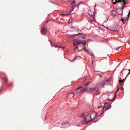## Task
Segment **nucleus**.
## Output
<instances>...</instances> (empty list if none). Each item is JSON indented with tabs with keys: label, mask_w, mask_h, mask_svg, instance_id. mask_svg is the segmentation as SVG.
<instances>
[{
	"label": "nucleus",
	"mask_w": 130,
	"mask_h": 130,
	"mask_svg": "<svg viewBox=\"0 0 130 130\" xmlns=\"http://www.w3.org/2000/svg\"><path fill=\"white\" fill-rule=\"evenodd\" d=\"M121 47H122L121 46L119 47H118V48H117L116 49L117 50H118V51H119L118 49H119V48H121Z\"/></svg>",
	"instance_id": "obj_41"
},
{
	"label": "nucleus",
	"mask_w": 130,
	"mask_h": 130,
	"mask_svg": "<svg viewBox=\"0 0 130 130\" xmlns=\"http://www.w3.org/2000/svg\"><path fill=\"white\" fill-rule=\"evenodd\" d=\"M121 89L122 91L124 89L123 88V87H121Z\"/></svg>",
	"instance_id": "obj_51"
},
{
	"label": "nucleus",
	"mask_w": 130,
	"mask_h": 130,
	"mask_svg": "<svg viewBox=\"0 0 130 130\" xmlns=\"http://www.w3.org/2000/svg\"><path fill=\"white\" fill-rule=\"evenodd\" d=\"M119 82L121 84H123L124 83V81H123V80L121 79L120 80H119Z\"/></svg>",
	"instance_id": "obj_14"
},
{
	"label": "nucleus",
	"mask_w": 130,
	"mask_h": 130,
	"mask_svg": "<svg viewBox=\"0 0 130 130\" xmlns=\"http://www.w3.org/2000/svg\"><path fill=\"white\" fill-rule=\"evenodd\" d=\"M130 14V10H129L128 13V14L127 15L128 16H129V14Z\"/></svg>",
	"instance_id": "obj_49"
},
{
	"label": "nucleus",
	"mask_w": 130,
	"mask_h": 130,
	"mask_svg": "<svg viewBox=\"0 0 130 130\" xmlns=\"http://www.w3.org/2000/svg\"><path fill=\"white\" fill-rule=\"evenodd\" d=\"M12 84V83H11L9 85L8 84V86H10Z\"/></svg>",
	"instance_id": "obj_54"
},
{
	"label": "nucleus",
	"mask_w": 130,
	"mask_h": 130,
	"mask_svg": "<svg viewBox=\"0 0 130 130\" xmlns=\"http://www.w3.org/2000/svg\"><path fill=\"white\" fill-rule=\"evenodd\" d=\"M69 15V13L66 14H62L60 15H61L63 16H65V15L68 16V15Z\"/></svg>",
	"instance_id": "obj_19"
},
{
	"label": "nucleus",
	"mask_w": 130,
	"mask_h": 130,
	"mask_svg": "<svg viewBox=\"0 0 130 130\" xmlns=\"http://www.w3.org/2000/svg\"><path fill=\"white\" fill-rule=\"evenodd\" d=\"M87 51L89 53V51L88 50H87Z\"/></svg>",
	"instance_id": "obj_64"
},
{
	"label": "nucleus",
	"mask_w": 130,
	"mask_h": 130,
	"mask_svg": "<svg viewBox=\"0 0 130 130\" xmlns=\"http://www.w3.org/2000/svg\"><path fill=\"white\" fill-rule=\"evenodd\" d=\"M75 36V35H72L71 36L70 38H74Z\"/></svg>",
	"instance_id": "obj_36"
},
{
	"label": "nucleus",
	"mask_w": 130,
	"mask_h": 130,
	"mask_svg": "<svg viewBox=\"0 0 130 130\" xmlns=\"http://www.w3.org/2000/svg\"><path fill=\"white\" fill-rule=\"evenodd\" d=\"M118 2L117 1H116V2H113V4H116V3Z\"/></svg>",
	"instance_id": "obj_48"
},
{
	"label": "nucleus",
	"mask_w": 130,
	"mask_h": 130,
	"mask_svg": "<svg viewBox=\"0 0 130 130\" xmlns=\"http://www.w3.org/2000/svg\"><path fill=\"white\" fill-rule=\"evenodd\" d=\"M90 54L91 56H93V58H94V54L93 53H92V52L91 53H90Z\"/></svg>",
	"instance_id": "obj_26"
},
{
	"label": "nucleus",
	"mask_w": 130,
	"mask_h": 130,
	"mask_svg": "<svg viewBox=\"0 0 130 130\" xmlns=\"http://www.w3.org/2000/svg\"><path fill=\"white\" fill-rule=\"evenodd\" d=\"M122 7H119L117 8V10H119L121 12V10H122Z\"/></svg>",
	"instance_id": "obj_15"
},
{
	"label": "nucleus",
	"mask_w": 130,
	"mask_h": 130,
	"mask_svg": "<svg viewBox=\"0 0 130 130\" xmlns=\"http://www.w3.org/2000/svg\"><path fill=\"white\" fill-rule=\"evenodd\" d=\"M75 3V1H73V2H72L71 3V4H72L74 3Z\"/></svg>",
	"instance_id": "obj_52"
},
{
	"label": "nucleus",
	"mask_w": 130,
	"mask_h": 130,
	"mask_svg": "<svg viewBox=\"0 0 130 130\" xmlns=\"http://www.w3.org/2000/svg\"><path fill=\"white\" fill-rule=\"evenodd\" d=\"M100 115H101L100 114V115L97 116V118L99 119L101 117Z\"/></svg>",
	"instance_id": "obj_29"
},
{
	"label": "nucleus",
	"mask_w": 130,
	"mask_h": 130,
	"mask_svg": "<svg viewBox=\"0 0 130 130\" xmlns=\"http://www.w3.org/2000/svg\"><path fill=\"white\" fill-rule=\"evenodd\" d=\"M81 42H82V45L83 46H85V44L86 43V41H84V42H82L81 41Z\"/></svg>",
	"instance_id": "obj_17"
},
{
	"label": "nucleus",
	"mask_w": 130,
	"mask_h": 130,
	"mask_svg": "<svg viewBox=\"0 0 130 130\" xmlns=\"http://www.w3.org/2000/svg\"><path fill=\"white\" fill-rule=\"evenodd\" d=\"M124 5H123L121 7H122V10H121V13H117L118 14H120V15H123V10L124 9V8L126 7V6H124Z\"/></svg>",
	"instance_id": "obj_5"
},
{
	"label": "nucleus",
	"mask_w": 130,
	"mask_h": 130,
	"mask_svg": "<svg viewBox=\"0 0 130 130\" xmlns=\"http://www.w3.org/2000/svg\"><path fill=\"white\" fill-rule=\"evenodd\" d=\"M106 107L105 105L104 104V106H103L104 108H105Z\"/></svg>",
	"instance_id": "obj_59"
},
{
	"label": "nucleus",
	"mask_w": 130,
	"mask_h": 130,
	"mask_svg": "<svg viewBox=\"0 0 130 130\" xmlns=\"http://www.w3.org/2000/svg\"><path fill=\"white\" fill-rule=\"evenodd\" d=\"M3 79L6 83H7L8 82V79L7 77H6L5 78H3Z\"/></svg>",
	"instance_id": "obj_9"
},
{
	"label": "nucleus",
	"mask_w": 130,
	"mask_h": 130,
	"mask_svg": "<svg viewBox=\"0 0 130 130\" xmlns=\"http://www.w3.org/2000/svg\"><path fill=\"white\" fill-rule=\"evenodd\" d=\"M76 56H75L73 60L75 59H76Z\"/></svg>",
	"instance_id": "obj_58"
},
{
	"label": "nucleus",
	"mask_w": 130,
	"mask_h": 130,
	"mask_svg": "<svg viewBox=\"0 0 130 130\" xmlns=\"http://www.w3.org/2000/svg\"><path fill=\"white\" fill-rule=\"evenodd\" d=\"M73 46H76V45H77V44H75V43H73Z\"/></svg>",
	"instance_id": "obj_43"
},
{
	"label": "nucleus",
	"mask_w": 130,
	"mask_h": 130,
	"mask_svg": "<svg viewBox=\"0 0 130 130\" xmlns=\"http://www.w3.org/2000/svg\"><path fill=\"white\" fill-rule=\"evenodd\" d=\"M130 74V71H129V72L128 73H127V75L126 76V77L127 76H128V75H129V74Z\"/></svg>",
	"instance_id": "obj_46"
},
{
	"label": "nucleus",
	"mask_w": 130,
	"mask_h": 130,
	"mask_svg": "<svg viewBox=\"0 0 130 130\" xmlns=\"http://www.w3.org/2000/svg\"><path fill=\"white\" fill-rule=\"evenodd\" d=\"M46 31V30L45 29L44 26H43L42 28V30L41 31V33L43 35H45L46 34V33L45 32Z\"/></svg>",
	"instance_id": "obj_4"
},
{
	"label": "nucleus",
	"mask_w": 130,
	"mask_h": 130,
	"mask_svg": "<svg viewBox=\"0 0 130 130\" xmlns=\"http://www.w3.org/2000/svg\"><path fill=\"white\" fill-rule=\"evenodd\" d=\"M90 23H92V21L91 20H89L88 21Z\"/></svg>",
	"instance_id": "obj_39"
},
{
	"label": "nucleus",
	"mask_w": 130,
	"mask_h": 130,
	"mask_svg": "<svg viewBox=\"0 0 130 130\" xmlns=\"http://www.w3.org/2000/svg\"><path fill=\"white\" fill-rule=\"evenodd\" d=\"M90 83V82H88V83L86 84L85 85L86 86H87L89 83Z\"/></svg>",
	"instance_id": "obj_31"
},
{
	"label": "nucleus",
	"mask_w": 130,
	"mask_h": 130,
	"mask_svg": "<svg viewBox=\"0 0 130 130\" xmlns=\"http://www.w3.org/2000/svg\"><path fill=\"white\" fill-rule=\"evenodd\" d=\"M115 99L113 98L112 99H111V100H112V101H114L115 100Z\"/></svg>",
	"instance_id": "obj_57"
},
{
	"label": "nucleus",
	"mask_w": 130,
	"mask_h": 130,
	"mask_svg": "<svg viewBox=\"0 0 130 130\" xmlns=\"http://www.w3.org/2000/svg\"><path fill=\"white\" fill-rule=\"evenodd\" d=\"M77 38V39H75V40L74 41V42L75 43H77L78 42L80 41V40L78 39V38Z\"/></svg>",
	"instance_id": "obj_12"
},
{
	"label": "nucleus",
	"mask_w": 130,
	"mask_h": 130,
	"mask_svg": "<svg viewBox=\"0 0 130 130\" xmlns=\"http://www.w3.org/2000/svg\"><path fill=\"white\" fill-rule=\"evenodd\" d=\"M50 43L51 44V46H52V41H50Z\"/></svg>",
	"instance_id": "obj_50"
},
{
	"label": "nucleus",
	"mask_w": 130,
	"mask_h": 130,
	"mask_svg": "<svg viewBox=\"0 0 130 130\" xmlns=\"http://www.w3.org/2000/svg\"><path fill=\"white\" fill-rule=\"evenodd\" d=\"M88 15L89 16H90V17H91V16H92V14H90V13H88Z\"/></svg>",
	"instance_id": "obj_38"
},
{
	"label": "nucleus",
	"mask_w": 130,
	"mask_h": 130,
	"mask_svg": "<svg viewBox=\"0 0 130 130\" xmlns=\"http://www.w3.org/2000/svg\"><path fill=\"white\" fill-rule=\"evenodd\" d=\"M82 34H83V33H77V34H74V35H75V36H78V35H80Z\"/></svg>",
	"instance_id": "obj_21"
},
{
	"label": "nucleus",
	"mask_w": 130,
	"mask_h": 130,
	"mask_svg": "<svg viewBox=\"0 0 130 130\" xmlns=\"http://www.w3.org/2000/svg\"><path fill=\"white\" fill-rule=\"evenodd\" d=\"M121 21L123 22H125L126 21V20L125 19H124L122 18L121 19Z\"/></svg>",
	"instance_id": "obj_18"
},
{
	"label": "nucleus",
	"mask_w": 130,
	"mask_h": 130,
	"mask_svg": "<svg viewBox=\"0 0 130 130\" xmlns=\"http://www.w3.org/2000/svg\"><path fill=\"white\" fill-rule=\"evenodd\" d=\"M51 2L54 4H56V5L57 4V2L55 1H51Z\"/></svg>",
	"instance_id": "obj_24"
},
{
	"label": "nucleus",
	"mask_w": 130,
	"mask_h": 130,
	"mask_svg": "<svg viewBox=\"0 0 130 130\" xmlns=\"http://www.w3.org/2000/svg\"><path fill=\"white\" fill-rule=\"evenodd\" d=\"M103 112H104V111L103 110V111L102 112V113H101L100 114V115H102L103 113Z\"/></svg>",
	"instance_id": "obj_60"
},
{
	"label": "nucleus",
	"mask_w": 130,
	"mask_h": 130,
	"mask_svg": "<svg viewBox=\"0 0 130 130\" xmlns=\"http://www.w3.org/2000/svg\"><path fill=\"white\" fill-rule=\"evenodd\" d=\"M53 46H54V47H56V48L58 47V46L56 45H54V44H53Z\"/></svg>",
	"instance_id": "obj_34"
},
{
	"label": "nucleus",
	"mask_w": 130,
	"mask_h": 130,
	"mask_svg": "<svg viewBox=\"0 0 130 130\" xmlns=\"http://www.w3.org/2000/svg\"><path fill=\"white\" fill-rule=\"evenodd\" d=\"M82 88V87H78V88H77L76 89H75V90H76V91H77V90H79V89H80V88Z\"/></svg>",
	"instance_id": "obj_23"
},
{
	"label": "nucleus",
	"mask_w": 130,
	"mask_h": 130,
	"mask_svg": "<svg viewBox=\"0 0 130 130\" xmlns=\"http://www.w3.org/2000/svg\"><path fill=\"white\" fill-rule=\"evenodd\" d=\"M87 88H88L87 87H85V88L81 89L80 90V93H81L82 92H84V91H85L86 90V89Z\"/></svg>",
	"instance_id": "obj_6"
},
{
	"label": "nucleus",
	"mask_w": 130,
	"mask_h": 130,
	"mask_svg": "<svg viewBox=\"0 0 130 130\" xmlns=\"http://www.w3.org/2000/svg\"><path fill=\"white\" fill-rule=\"evenodd\" d=\"M85 46H84V47L83 48V49H84V51H87V49H86V48L85 47Z\"/></svg>",
	"instance_id": "obj_27"
},
{
	"label": "nucleus",
	"mask_w": 130,
	"mask_h": 130,
	"mask_svg": "<svg viewBox=\"0 0 130 130\" xmlns=\"http://www.w3.org/2000/svg\"><path fill=\"white\" fill-rule=\"evenodd\" d=\"M82 43L81 41H80L79 42L77 43V45H79L81 44Z\"/></svg>",
	"instance_id": "obj_33"
},
{
	"label": "nucleus",
	"mask_w": 130,
	"mask_h": 130,
	"mask_svg": "<svg viewBox=\"0 0 130 130\" xmlns=\"http://www.w3.org/2000/svg\"><path fill=\"white\" fill-rule=\"evenodd\" d=\"M80 125V124L79 123V124H78L77 125H76V126H79Z\"/></svg>",
	"instance_id": "obj_47"
},
{
	"label": "nucleus",
	"mask_w": 130,
	"mask_h": 130,
	"mask_svg": "<svg viewBox=\"0 0 130 130\" xmlns=\"http://www.w3.org/2000/svg\"><path fill=\"white\" fill-rule=\"evenodd\" d=\"M100 107H101V106H98V108H100Z\"/></svg>",
	"instance_id": "obj_63"
},
{
	"label": "nucleus",
	"mask_w": 130,
	"mask_h": 130,
	"mask_svg": "<svg viewBox=\"0 0 130 130\" xmlns=\"http://www.w3.org/2000/svg\"><path fill=\"white\" fill-rule=\"evenodd\" d=\"M96 6V4H95V6H94V8L95 10V7Z\"/></svg>",
	"instance_id": "obj_45"
},
{
	"label": "nucleus",
	"mask_w": 130,
	"mask_h": 130,
	"mask_svg": "<svg viewBox=\"0 0 130 130\" xmlns=\"http://www.w3.org/2000/svg\"><path fill=\"white\" fill-rule=\"evenodd\" d=\"M70 124L68 122H67L62 123V125L61 127V128H65L69 126Z\"/></svg>",
	"instance_id": "obj_2"
},
{
	"label": "nucleus",
	"mask_w": 130,
	"mask_h": 130,
	"mask_svg": "<svg viewBox=\"0 0 130 130\" xmlns=\"http://www.w3.org/2000/svg\"><path fill=\"white\" fill-rule=\"evenodd\" d=\"M111 108V105H109V106L107 107L106 109H110Z\"/></svg>",
	"instance_id": "obj_16"
},
{
	"label": "nucleus",
	"mask_w": 130,
	"mask_h": 130,
	"mask_svg": "<svg viewBox=\"0 0 130 130\" xmlns=\"http://www.w3.org/2000/svg\"><path fill=\"white\" fill-rule=\"evenodd\" d=\"M76 49H78V50H79V49L78 46L77 47H76V48H74V50L75 51Z\"/></svg>",
	"instance_id": "obj_35"
},
{
	"label": "nucleus",
	"mask_w": 130,
	"mask_h": 130,
	"mask_svg": "<svg viewBox=\"0 0 130 130\" xmlns=\"http://www.w3.org/2000/svg\"><path fill=\"white\" fill-rule=\"evenodd\" d=\"M80 93V91L79 92V91H77L76 92V93L78 95H79L81 93Z\"/></svg>",
	"instance_id": "obj_30"
},
{
	"label": "nucleus",
	"mask_w": 130,
	"mask_h": 130,
	"mask_svg": "<svg viewBox=\"0 0 130 130\" xmlns=\"http://www.w3.org/2000/svg\"><path fill=\"white\" fill-rule=\"evenodd\" d=\"M119 90V87H118L117 91L115 93H116Z\"/></svg>",
	"instance_id": "obj_42"
},
{
	"label": "nucleus",
	"mask_w": 130,
	"mask_h": 130,
	"mask_svg": "<svg viewBox=\"0 0 130 130\" xmlns=\"http://www.w3.org/2000/svg\"><path fill=\"white\" fill-rule=\"evenodd\" d=\"M72 20V18H70V20L68 21L69 23H70V22Z\"/></svg>",
	"instance_id": "obj_32"
},
{
	"label": "nucleus",
	"mask_w": 130,
	"mask_h": 130,
	"mask_svg": "<svg viewBox=\"0 0 130 130\" xmlns=\"http://www.w3.org/2000/svg\"><path fill=\"white\" fill-rule=\"evenodd\" d=\"M116 93H115V95H114V97H113V98L115 99L116 98Z\"/></svg>",
	"instance_id": "obj_40"
},
{
	"label": "nucleus",
	"mask_w": 130,
	"mask_h": 130,
	"mask_svg": "<svg viewBox=\"0 0 130 130\" xmlns=\"http://www.w3.org/2000/svg\"><path fill=\"white\" fill-rule=\"evenodd\" d=\"M90 90L92 92L96 90V88H90Z\"/></svg>",
	"instance_id": "obj_10"
},
{
	"label": "nucleus",
	"mask_w": 130,
	"mask_h": 130,
	"mask_svg": "<svg viewBox=\"0 0 130 130\" xmlns=\"http://www.w3.org/2000/svg\"><path fill=\"white\" fill-rule=\"evenodd\" d=\"M111 78H109L106 80V82H109L111 80Z\"/></svg>",
	"instance_id": "obj_22"
},
{
	"label": "nucleus",
	"mask_w": 130,
	"mask_h": 130,
	"mask_svg": "<svg viewBox=\"0 0 130 130\" xmlns=\"http://www.w3.org/2000/svg\"><path fill=\"white\" fill-rule=\"evenodd\" d=\"M108 104V103L107 102H105L104 104L105 105L106 104Z\"/></svg>",
	"instance_id": "obj_53"
},
{
	"label": "nucleus",
	"mask_w": 130,
	"mask_h": 130,
	"mask_svg": "<svg viewBox=\"0 0 130 130\" xmlns=\"http://www.w3.org/2000/svg\"><path fill=\"white\" fill-rule=\"evenodd\" d=\"M107 99L109 100L110 101H112V100H111V99H109V98H108Z\"/></svg>",
	"instance_id": "obj_55"
},
{
	"label": "nucleus",
	"mask_w": 130,
	"mask_h": 130,
	"mask_svg": "<svg viewBox=\"0 0 130 130\" xmlns=\"http://www.w3.org/2000/svg\"><path fill=\"white\" fill-rule=\"evenodd\" d=\"M74 8L72 6L71 7V9L69 10V13H70L72 11L74 10Z\"/></svg>",
	"instance_id": "obj_11"
},
{
	"label": "nucleus",
	"mask_w": 130,
	"mask_h": 130,
	"mask_svg": "<svg viewBox=\"0 0 130 130\" xmlns=\"http://www.w3.org/2000/svg\"><path fill=\"white\" fill-rule=\"evenodd\" d=\"M84 113H82L81 115V118H83L84 117Z\"/></svg>",
	"instance_id": "obj_28"
},
{
	"label": "nucleus",
	"mask_w": 130,
	"mask_h": 130,
	"mask_svg": "<svg viewBox=\"0 0 130 130\" xmlns=\"http://www.w3.org/2000/svg\"><path fill=\"white\" fill-rule=\"evenodd\" d=\"M62 47L61 46H58V48H60V47Z\"/></svg>",
	"instance_id": "obj_62"
},
{
	"label": "nucleus",
	"mask_w": 130,
	"mask_h": 130,
	"mask_svg": "<svg viewBox=\"0 0 130 130\" xmlns=\"http://www.w3.org/2000/svg\"><path fill=\"white\" fill-rule=\"evenodd\" d=\"M95 14V12H93V14H92V16H94Z\"/></svg>",
	"instance_id": "obj_44"
},
{
	"label": "nucleus",
	"mask_w": 130,
	"mask_h": 130,
	"mask_svg": "<svg viewBox=\"0 0 130 130\" xmlns=\"http://www.w3.org/2000/svg\"><path fill=\"white\" fill-rule=\"evenodd\" d=\"M80 37H81L83 39H84L86 38V37L85 36H79V37H77V38H80Z\"/></svg>",
	"instance_id": "obj_13"
},
{
	"label": "nucleus",
	"mask_w": 130,
	"mask_h": 130,
	"mask_svg": "<svg viewBox=\"0 0 130 130\" xmlns=\"http://www.w3.org/2000/svg\"><path fill=\"white\" fill-rule=\"evenodd\" d=\"M124 2L123 1H122V0L120 2H121L120 4L121 5H122V6L123 5H125L126 4V2Z\"/></svg>",
	"instance_id": "obj_7"
},
{
	"label": "nucleus",
	"mask_w": 130,
	"mask_h": 130,
	"mask_svg": "<svg viewBox=\"0 0 130 130\" xmlns=\"http://www.w3.org/2000/svg\"><path fill=\"white\" fill-rule=\"evenodd\" d=\"M120 26L119 25H117V26L116 28H114V29L113 30V31H117L118 32V31L117 30L119 28H120Z\"/></svg>",
	"instance_id": "obj_8"
},
{
	"label": "nucleus",
	"mask_w": 130,
	"mask_h": 130,
	"mask_svg": "<svg viewBox=\"0 0 130 130\" xmlns=\"http://www.w3.org/2000/svg\"><path fill=\"white\" fill-rule=\"evenodd\" d=\"M79 5V4L75 5L73 6H72L74 8L76 7H78Z\"/></svg>",
	"instance_id": "obj_20"
},
{
	"label": "nucleus",
	"mask_w": 130,
	"mask_h": 130,
	"mask_svg": "<svg viewBox=\"0 0 130 130\" xmlns=\"http://www.w3.org/2000/svg\"><path fill=\"white\" fill-rule=\"evenodd\" d=\"M115 99L113 98L112 99H111V100H112V101H114L115 100Z\"/></svg>",
	"instance_id": "obj_56"
},
{
	"label": "nucleus",
	"mask_w": 130,
	"mask_h": 130,
	"mask_svg": "<svg viewBox=\"0 0 130 130\" xmlns=\"http://www.w3.org/2000/svg\"><path fill=\"white\" fill-rule=\"evenodd\" d=\"M105 83V82L103 80L100 81L96 85V86H98L99 85L101 86H103Z\"/></svg>",
	"instance_id": "obj_3"
},
{
	"label": "nucleus",
	"mask_w": 130,
	"mask_h": 130,
	"mask_svg": "<svg viewBox=\"0 0 130 130\" xmlns=\"http://www.w3.org/2000/svg\"><path fill=\"white\" fill-rule=\"evenodd\" d=\"M75 27H74L72 25H71V28H70L71 29H72V28L75 29Z\"/></svg>",
	"instance_id": "obj_37"
},
{
	"label": "nucleus",
	"mask_w": 130,
	"mask_h": 130,
	"mask_svg": "<svg viewBox=\"0 0 130 130\" xmlns=\"http://www.w3.org/2000/svg\"><path fill=\"white\" fill-rule=\"evenodd\" d=\"M98 120H96V121H94V122H97L98 121Z\"/></svg>",
	"instance_id": "obj_61"
},
{
	"label": "nucleus",
	"mask_w": 130,
	"mask_h": 130,
	"mask_svg": "<svg viewBox=\"0 0 130 130\" xmlns=\"http://www.w3.org/2000/svg\"><path fill=\"white\" fill-rule=\"evenodd\" d=\"M85 123L86 122L85 121V120L84 121H81V123L82 125H83L85 123Z\"/></svg>",
	"instance_id": "obj_25"
},
{
	"label": "nucleus",
	"mask_w": 130,
	"mask_h": 130,
	"mask_svg": "<svg viewBox=\"0 0 130 130\" xmlns=\"http://www.w3.org/2000/svg\"><path fill=\"white\" fill-rule=\"evenodd\" d=\"M96 114L93 110H90L89 113L86 116L85 119V121L86 122V124H87L91 122V119H93L95 118Z\"/></svg>",
	"instance_id": "obj_1"
}]
</instances>
